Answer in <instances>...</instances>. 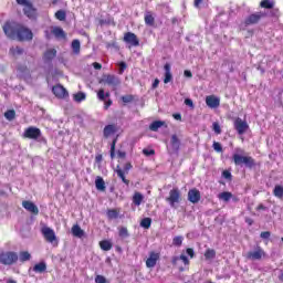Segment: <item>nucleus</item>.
<instances>
[{"label":"nucleus","instance_id":"obj_49","mask_svg":"<svg viewBox=\"0 0 283 283\" xmlns=\"http://www.w3.org/2000/svg\"><path fill=\"white\" fill-rule=\"evenodd\" d=\"M212 129H213L214 134H217V135L222 134V128L220 127V124L218 122H214L212 124Z\"/></svg>","mask_w":283,"mask_h":283},{"label":"nucleus","instance_id":"obj_37","mask_svg":"<svg viewBox=\"0 0 283 283\" xmlns=\"http://www.w3.org/2000/svg\"><path fill=\"white\" fill-rule=\"evenodd\" d=\"M273 196L282 200L283 198V186L276 185L273 189Z\"/></svg>","mask_w":283,"mask_h":283},{"label":"nucleus","instance_id":"obj_54","mask_svg":"<svg viewBox=\"0 0 283 283\" xmlns=\"http://www.w3.org/2000/svg\"><path fill=\"white\" fill-rule=\"evenodd\" d=\"M260 238H262L263 240H269V238H271V232L263 231V232H261Z\"/></svg>","mask_w":283,"mask_h":283},{"label":"nucleus","instance_id":"obj_5","mask_svg":"<svg viewBox=\"0 0 283 283\" xmlns=\"http://www.w3.org/2000/svg\"><path fill=\"white\" fill-rule=\"evenodd\" d=\"M262 19H266V12L258 11V12L249 14L244 19L243 23H244L245 28H249V25H258V23H260V21H262Z\"/></svg>","mask_w":283,"mask_h":283},{"label":"nucleus","instance_id":"obj_32","mask_svg":"<svg viewBox=\"0 0 283 283\" xmlns=\"http://www.w3.org/2000/svg\"><path fill=\"white\" fill-rule=\"evenodd\" d=\"M116 132V126L109 124L104 127V137L109 138Z\"/></svg>","mask_w":283,"mask_h":283},{"label":"nucleus","instance_id":"obj_61","mask_svg":"<svg viewBox=\"0 0 283 283\" xmlns=\"http://www.w3.org/2000/svg\"><path fill=\"white\" fill-rule=\"evenodd\" d=\"M95 163H97V164L103 163V155L102 154H98V155L95 156Z\"/></svg>","mask_w":283,"mask_h":283},{"label":"nucleus","instance_id":"obj_20","mask_svg":"<svg viewBox=\"0 0 283 283\" xmlns=\"http://www.w3.org/2000/svg\"><path fill=\"white\" fill-rule=\"evenodd\" d=\"M144 21L145 24L148 25V28H154V25H156V18L154 17V13L151 11L145 12Z\"/></svg>","mask_w":283,"mask_h":283},{"label":"nucleus","instance_id":"obj_8","mask_svg":"<svg viewBox=\"0 0 283 283\" xmlns=\"http://www.w3.org/2000/svg\"><path fill=\"white\" fill-rule=\"evenodd\" d=\"M41 233L44 238V240L46 242H49L50 244H54V242H56V244H59V240H56V232H54V230L50 227H43L41 229Z\"/></svg>","mask_w":283,"mask_h":283},{"label":"nucleus","instance_id":"obj_29","mask_svg":"<svg viewBox=\"0 0 283 283\" xmlns=\"http://www.w3.org/2000/svg\"><path fill=\"white\" fill-rule=\"evenodd\" d=\"M71 231H72V233H73V235L75 237V238H83V235H84V231H83V229H81V226H78V224H74L73 227H72V229H71Z\"/></svg>","mask_w":283,"mask_h":283},{"label":"nucleus","instance_id":"obj_63","mask_svg":"<svg viewBox=\"0 0 283 283\" xmlns=\"http://www.w3.org/2000/svg\"><path fill=\"white\" fill-rule=\"evenodd\" d=\"M158 85H160V80L155 78V81L153 83V90H156V87H158Z\"/></svg>","mask_w":283,"mask_h":283},{"label":"nucleus","instance_id":"obj_64","mask_svg":"<svg viewBox=\"0 0 283 283\" xmlns=\"http://www.w3.org/2000/svg\"><path fill=\"white\" fill-rule=\"evenodd\" d=\"M202 1H205V0H195L193 1L195 8H200V3H202Z\"/></svg>","mask_w":283,"mask_h":283},{"label":"nucleus","instance_id":"obj_6","mask_svg":"<svg viewBox=\"0 0 283 283\" xmlns=\"http://www.w3.org/2000/svg\"><path fill=\"white\" fill-rule=\"evenodd\" d=\"M133 168L134 166L132 165V163H126L124 165V168H120V166L117 165L115 169L118 178H120L122 182H124V185H126L127 187H129V179H127L125 176H127V174H129Z\"/></svg>","mask_w":283,"mask_h":283},{"label":"nucleus","instance_id":"obj_33","mask_svg":"<svg viewBox=\"0 0 283 283\" xmlns=\"http://www.w3.org/2000/svg\"><path fill=\"white\" fill-rule=\"evenodd\" d=\"M114 245L111 243L109 240H102L99 242V249H102V251H112V248Z\"/></svg>","mask_w":283,"mask_h":283},{"label":"nucleus","instance_id":"obj_1","mask_svg":"<svg viewBox=\"0 0 283 283\" xmlns=\"http://www.w3.org/2000/svg\"><path fill=\"white\" fill-rule=\"evenodd\" d=\"M2 30L6 36H8V39H11L12 41L17 40L23 42L32 41V39H34V33H32V30L14 21H7L3 24Z\"/></svg>","mask_w":283,"mask_h":283},{"label":"nucleus","instance_id":"obj_22","mask_svg":"<svg viewBox=\"0 0 283 283\" xmlns=\"http://www.w3.org/2000/svg\"><path fill=\"white\" fill-rule=\"evenodd\" d=\"M164 70H165V78H164V83H171L174 75L171 74V64L166 63L164 65Z\"/></svg>","mask_w":283,"mask_h":283},{"label":"nucleus","instance_id":"obj_18","mask_svg":"<svg viewBox=\"0 0 283 283\" xmlns=\"http://www.w3.org/2000/svg\"><path fill=\"white\" fill-rule=\"evenodd\" d=\"M22 207L23 209L29 211V213H33V216H39V207H36L34 202L24 200L22 201Z\"/></svg>","mask_w":283,"mask_h":283},{"label":"nucleus","instance_id":"obj_31","mask_svg":"<svg viewBox=\"0 0 283 283\" xmlns=\"http://www.w3.org/2000/svg\"><path fill=\"white\" fill-rule=\"evenodd\" d=\"M18 260H20V262H30V260H32V254H30V252L28 251H21L19 253Z\"/></svg>","mask_w":283,"mask_h":283},{"label":"nucleus","instance_id":"obj_51","mask_svg":"<svg viewBox=\"0 0 283 283\" xmlns=\"http://www.w3.org/2000/svg\"><path fill=\"white\" fill-rule=\"evenodd\" d=\"M95 283H109L107 282V279L101 274L95 276Z\"/></svg>","mask_w":283,"mask_h":283},{"label":"nucleus","instance_id":"obj_21","mask_svg":"<svg viewBox=\"0 0 283 283\" xmlns=\"http://www.w3.org/2000/svg\"><path fill=\"white\" fill-rule=\"evenodd\" d=\"M23 12L25 17H28V19H36V9L32 4V2L30 4H27V7H24Z\"/></svg>","mask_w":283,"mask_h":283},{"label":"nucleus","instance_id":"obj_11","mask_svg":"<svg viewBox=\"0 0 283 283\" xmlns=\"http://www.w3.org/2000/svg\"><path fill=\"white\" fill-rule=\"evenodd\" d=\"M181 262L185 264V266H187V269H189V264H191V261H189V258H187V255L181 254L180 256H172L171 259V264L172 266H177L179 273L185 272V268L184 266H178V262Z\"/></svg>","mask_w":283,"mask_h":283},{"label":"nucleus","instance_id":"obj_36","mask_svg":"<svg viewBox=\"0 0 283 283\" xmlns=\"http://www.w3.org/2000/svg\"><path fill=\"white\" fill-rule=\"evenodd\" d=\"M218 198H219V200H223V202H229V200H231V198H233V193H231L229 191H223L218 195Z\"/></svg>","mask_w":283,"mask_h":283},{"label":"nucleus","instance_id":"obj_40","mask_svg":"<svg viewBox=\"0 0 283 283\" xmlns=\"http://www.w3.org/2000/svg\"><path fill=\"white\" fill-rule=\"evenodd\" d=\"M118 213L119 212L116 209H108L106 216L108 220H116V218H118Z\"/></svg>","mask_w":283,"mask_h":283},{"label":"nucleus","instance_id":"obj_58","mask_svg":"<svg viewBox=\"0 0 283 283\" xmlns=\"http://www.w3.org/2000/svg\"><path fill=\"white\" fill-rule=\"evenodd\" d=\"M271 17H280V9H273L272 8Z\"/></svg>","mask_w":283,"mask_h":283},{"label":"nucleus","instance_id":"obj_15","mask_svg":"<svg viewBox=\"0 0 283 283\" xmlns=\"http://www.w3.org/2000/svg\"><path fill=\"white\" fill-rule=\"evenodd\" d=\"M124 42L133 45V48H138V45H140V40H138V35L133 32H126L124 34Z\"/></svg>","mask_w":283,"mask_h":283},{"label":"nucleus","instance_id":"obj_53","mask_svg":"<svg viewBox=\"0 0 283 283\" xmlns=\"http://www.w3.org/2000/svg\"><path fill=\"white\" fill-rule=\"evenodd\" d=\"M15 1H17L18 6H23L24 8L32 3L30 0H15Z\"/></svg>","mask_w":283,"mask_h":283},{"label":"nucleus","instance_id":"obj_44","mask_svg":"<svg viewBox=\"0 0 283 283\" xmlns=\"http://www.w3.org/2000/svg\"><path fill=\"white\" fill-rule=\"evenodd\" d=\"M140 227H143V229H149L151 227V218H144L140 221Z\"/></svg>","mask_w":283,"mask_h":283},{"label":"nucleus","instance_id":"obj_62","mask_svg":"<svg viewBox=\"0 0 283 283\" xmlns=\"http://www.w3.org/2000/svg\"><path fill=\"white\" fill-rule=\"evenodd\" d=\"M93 67H94V70H103V65L98 62H94Z\"/></svg>","mask_w":283,"mask_h":283},{"label":"nucleus","instance_id":"obj_16","mask_svg":"<svg viewBox=\"0 0 283 283\" xmlns=\"http://www.w3.org/2000/svg\"><path fill=\"white\" fill-rule=\"evenodd\" d=\"M160 260V253L151 251L149 258L146 260L147 269H154L156 263Z\"/></svg>","mask_w":283,"mask_h":283},{"label":"nucleus","instance_id":"obj_10","mask_svg":"<svg viewBox=\"0 0 283 283\" xmlns=\"http://www.w3.org/2000/svg\"><path fill=\"white\" fill-rule=\"evenodd\" d=\"M181 200L180 189L174 188L169 191V196L166 198V202H169L170 207H176Z\"/></svg>","mask_w":283,"mask_h":283},{"label":"nucleus","instance_id":"obj_35","mask_svg":"<svg viewBox=\"0 0 283 283\" xmlns=\"http://www.w3.org/2000/svg\"><path fill=\"white\" fill-rule=\"evenodd\" d=\"M145 197H143V193L140 192H135L133 196V202L136 205V207H140L143 205V200Z\"/></svg>","mask_w":283,"mask_h":283},{"label":"nucleus","instance_id":"obj_56","mask_svg":"<svg viewBox=\"0 0 283 283\" xmlns=\"http://www.w3.org/2000/svg\"><path fill=\"white\" fill-rule=\"evenodd\" d=\"M222 176L226 178V180H231L232 177L229 170H223Z\"/></svg>","mask_w":283,"mask_h":283},{"label":"nucleus","instance_id":"obj_19","mask_svg":"<svg viewBox=\"0 0 283 283\" xmlns=\"http://www.w3.org/2000/svg\"><path fill=\"white\" fill-rule=\"evenodd\" d=\"M206 105H208L210 109H218V107H220V99L216 97V95H209L206 97Z\"/></svg>","mask_w":283,"mask_h":283},{"label":"nucleus","instance_id":"obj_28","mask_svg":"<svg viewBox=\"0 0 283 283\" xmlns=\"http://www.w3.org/2000/svg\"><path fill=\"white\" fill-rule=\"evenodd\" d=\"M260 8H264V10H273V8H275V2L273 0H262L260 2Z\"/></svg>","mask_w":283,"mask_h":283},{"label":"nucleus","instance_id":"obj_59","mask_svg":"<svg viewBox=\"0 0 283 283\" xmlns=\"http://www.w3.org/2000/svg\"><path fill=\"white\" fill-rule=\"evenodd\" d=\"M184 76H186V78H192L193 73H191V71H189V70H186V71L184 72Z\"/></svg>","mask_w":283,"mask_h":283},{"label":"nucleus","instance_id":"obj_14","mask_svg":"<svg viewBox=\"0 0 283 283\" xmlns=\"http://www.w3.org/2000/svg\"><path fill=\"white\" fill-rule=\"evenodd\" d=\"M52 92L56 98H60V99L70 98V93L61 84L53 86Z\"/></svg>","mask_w":283,"mask_h":283},{"label":"nucleus","instance_id":"obj_27","mask_svg":"<svg viewBox=\"0 0 283 283\" xmlns=\"http://www.w3.org/2000/svg\"><path fill=\"white\" fill-rule=\"evenodd\" d=\"M56 56V49H49L44 52V61H52Z\"/></svg>","mask_w":283,"mask_h":283},{"label":"nucleus","instance_id":"obj_7","mask_svg":"<svg viewBox=\"0 0 283 283\" xmlns=\"http://www.w3.org/2000/svg\"><path fill=\"white\" fill-rule=\"evenodd\" d=\"M264 258H266V252L264 251V249H262V247H256L254 249V251H249L245 254V259L247 260H252V261H260V260H264Z\"/></svg>","mask_w":283,"mask_h":283},{"label":"nucleus","instance_id":"obj_23","mask_svg":"<svg viewBox=\"0 0 283 283\" xmlns=\"http://www.w3.org/2000/svg\"><path fill=\"white\" fill-rule=\"evenodd\" d=\"M51 32L55 36V39H66L67 38V34L61 27L53 28Z\"/></svg>","mask_w":283,"mask_h":283},{"label":"nucleus","instance_id":"obj_26","mask_svg":"<svg viewBox=\"0 0 283 283\" xmlns=\"http://www.w3.org/2000/svg\"><path fill=\"white\" fill-rule=\"evenodd\" d=\"M24 50L21 46H11L9 50V54L10 56L17 57V56H21V54H23Z\"/></svg>","mask_w":283,"mask_h":283},{"label":"nucleus","instance_id":"obj_52","mask_svg":"<svg viewBox=\"0 0 283 283\" xmlns=\"http://www.w3.org/2000/svg\"><path fill=\"white\" fill-rule=\"evenodd\" d=\"M143 154L144 156H154L156 154V150L144 148Z\"/></svg>","mask_w":283,"mask_h":283},{"label":"nucleus","instance_id":"obj_57","mask_svg":"<svg viewBox=\"0 0 283 283\" xmlns=\"http://www.w3.org/2000/svg\"><path fill=\"white\" fill-rule=\"evenodd\" d=\"M185 105H187L188 107L193 108V101L191 98H186L185 99Z\"/></svg>","mask_w":283,"mask_h":283},{"label":"nucleus","instance_id":"obj_24","mask_svg":"<svg viewBox=\"0 0 283 283\" xmlns=\"http://www.w3.org/2000/svg\"><path fill=\"white\" fill-rule=\"evenodd\" d=\"M170 145L174 151H180V139L178 138V135H172L170 138Z\"/></svg>","mask_w":283,"mask_h":283},{"label":"nucleus","instance_id":"obj_25","mask_svg":"<svg viewBox=\"0 0 283 283\" xmlns=\"http://www.w3.org/2000/svg\"><path fill=\"white\" fill-rule=\"evenodd\" d=\"M95 187H96L97 191H105L106 186H105V180L103 179V177H101V176L96 177Z\"/></svg>","mask_w":283,"mask_h":283},{"label":"nucleus","instance_id":"obj_2","mask_svg":"<svg viewBox=\"0 0 283 283\" xmlns=\"http://www.w3.org/2000/svg\"><path fill=\"white\" fill-rule=\"evenodd\" d=\"M99 83L102 85H107L113 90V92H116V90H118V87H120L122 84L120 77L114 74H104L99 80Z\"/></svg>","mask_w":283,"mask_h":283},{"label":"nucleus","instance_id":"obj_39","mask_svg":"<svg viewBox=\"0 0 283 283\" xmlns=\"http://www.w3.org/2000/svg\"><path fill=\"white\" fill-rule=\"evenodd\" d=\"M71 48H72L74 54H80L81 53V41L73 40L72 44H71Z\"/></svg>","mask_w":283,"mask_h":283},{"label":"nucleus","instance_id":"obj_48","mask_svg":"<svg viewBox=\"0 0 283 283\" xmlns=\"http://www.w3.org/2000/svg\"><path fill=\"white\" fill-rule=\"evenodd\" d=\"M119 238H129V231L127 230L126 227L119 228L118 232Z\"/></svg>","mask_w":283,"mask_h":283},{"label":"nucleus","instance_id":"obj_41","mask_svg":"<svg viewBox=\"0 0 283 283\" xmlns=\"http://www.w3.org/2000/svg\"><path fill=\"white\" fill-rule=\"evenodd\" d=\"M118 138H114L111 144V159L114 160L116 158V143Z\"/></svg>","mask_w":283,"mask_h":283},{"label":"nucleus","instance_id":"obj_30","mask_svg":"<svg viewBox=\"0 0 283 283\" xmlns=\"http://www.w3.org/2000/svg\"><path fill=\"white\" fill-rule=\"evenodd\" d=\"M33 271L34 273H45V271H48V265L45 264V262L36 263L33 266Z\"/></svg>","mask_w":283,"mask_h":283},{"label":"nucleus","instance_id":"obj_9","mask_svg":"<svg viewBox=\"0 0 283 283\" xmlns=\"http://www.w3.org/2000/svg\"><path fill=\"white\" fill-rule=\"evenodd\" d=\"M111 94L109 92L105 93L104 88H99L97 91V98L98 101H101L102 103H104V109H109V107H112V105L114 104V102L112 101V98H109Z\"/></svg>","mask_w":283,"mask_h":283},{"label":"nucleus","instance_id":"obj_3","mask_svg":"<svg viewBox=\"0 0 283 283\" xmlns=\"http://www.w3.org/2000/svg\"><path fill=\"white\" fill-rule=\"evenodd\" d=\"M19 262V254L14 251L0 252V264L3 266H12Z\"/></svg>","mask_w":283,"mask_h":283},{"label":"nucleus","instance_id":"obj_46","mask_svg":"<svg viewBox=\"0 0 283 283\" xmlns=\"http://www.w3.org/2000/svg\"><path fill=\"white\" fill-rule=\"evenodd\" d=\"M85 98H86V95H85V93H83V92H78V93H76V94L74 95V101H75L76 103H82V101H85Z\"/></svg>","mask_w":283,"mask_h":283},{"label":"nucleus","instance_id":"obj_55","mask_svg":"<svg viewBox=\"0 0 283 283\" xmlns=\"http://www.w3.org/2000/svg\"><path fill=\"white\" fill-rule=\"evenodd\" d=\"M186 253H187V255H189V258H191V260H192V258H196V252L193 251V248H188L186 250Z\"/></svg>","mask_w":283,"mask_h":283},{"label":"nucleus","instance_id":"obj_47","mask_svg":"<svg viewBox=\"0 0 283 283\" xmlns=\"http://www.w3.org/2000/svg\"><path fill=\"white\" fill-rule=\"evenodd\" d=\"M182 240H184V238L180 235L174 237L172 245L174 247H182Z\"/></svg>","mask_w":283,"mask_h":283},{"label":"nucleus","instance_id":"obj_45","mask_svg":"<svg viewBox=\"0 0 283 283\" xmlns=\"http://www.w3.org/2000/svg\"><path fill=\"white\" fill-rule=\"evenodd\" d=\"M205 258L206 260H213V258H216V250L213 249L206 250Z\"/></svg>","mask_w":283,"mask_h":283},{"label":"nucleus","instance_id":"obj_17","mask_svg":"<svg viewBox=\"0 0 283 283\" xmlns=\"http://www.w3.org/2000/svg\"><path fill=\"white\" fill-rule=\"evenodd\" d=\"M200 198H201L200 190L195 188L188 191V200L192 205H198V202H200Z\"/></svg>","mask_w":283,"mask_h":283},{"label":"nucleus","instance_id":"obj_38","mask_svg":"<svg viewBox=\"0 0 283 283\" xmlns=\"http://www.w3.org/2000/svg\"><path fill=\"white\" fill-rule=\"evenodd\" d=\"M120 101L123 102L124 105H127V103H134V101H136V95H123L120 97Z\"/></svg>","mask_w":283,"mask_h":283},{"label":"nucleus","instance_id":"obj_4","mask_svg":"<svg viewBox=\"0 0 283 283\" xmlns=\"http://www.w3.org/2000/svg\"><path fill=\"white\" fill-rule=\"evenodd\" d=\"M232 160L237 166L245 165V167L249 169H253V167H255V159L251 156H241L239 154H234L232 156Z\"/></svg>","mask_w":283,"mask_h":283},{"label":"nucleus","instance_id":"obj_42","mask_svg":"<svg viewBox=\"0 0 283 283\" xmlns=\"http://www.w3.org/2000/svg\"><path fill=\"white\" fill-rule=\"evenodd\" d=\"M4 118H7V120H14V118H17V112L14 109H9L4 113Z\"/></svg>","mask_w":283,"mask_h":283},{"label":"nucleus","instance_id":"obj_60","mask_svg":"<svg viewBox=\"0 0 283 283\" xmlns=\"http://www.w3.org/2000/svg\"><path fill=\"white\" fill-rule=\"evenodd\" d=\"M117 156H118V158H127V153H125L123 150H118Z\"/></svg>","mask_w":283,"mask_h":283},{"label":"nucleus","instance_id":"obj_12","mask_svg":"<svg viewBox=\"0 0 283 283\" xmlns=\"http://www.w3.org/2000/svg\"><path fill=\"white\" fill-rule=\"evenodd\" d=\"M23 138H29L30 140H39V138H41V129L34 126H30L24 130Z\"/></svg>","mask_w":283,"mask_h":283},{"label":"nucleus","instance_id":"obj_43","mask_svg":"<svg viewBox=\"0 0 283 283\" xmlns=\"http://www.w3.org/2000/svg\"><path fill=\"white\" fill-rule=\"evenodd\" d=\"M66 18H67V13H65L64 10H57L55 12V19H57V21H65Z\"/></svg>","mask_w":283,"mask_h":283},{"label":"nucleus","instance_id":"obj_34","mask_svg":"<svg viewBox=\"0 0 283 283\" xmlns=\"http://www.w3.org/2000/svg\"><path fill=\"white\" fill-rule=\"evenodd\" d=\"M165 126V122L163 120H155L149 125L150 132H158L160 127Z\"/></svg>","mask_w":283,"mask_h":283},{"label":"nucleus","instance_id":"obj_50","mask_svg":"<svg viewBox=\"0 0 283 283\" xmlns=\"http://www.w3.org/2000/svg\"><path fill=\"white\" fill-rule=\"evenodd\" d=\"M212 147H213L214 151H217L218 154H222V151H223L222 144H220L218 142H213Z\"/></svg>","mask_w":283,"mask_h":283},{"label":"nucleus","instance_id":"obj_13","mask_svg":"<svg viewBox=\"0 0 283 283\" xmlns=\"http://www.w3.org/2000/svg\"><path fill=\"white\" fill-rule=\"evenodd\" d=\"M233 125H234V129L239 134V136H242L243 134H247V132L249 129V124L247 123V120H243L240 117H237L234 119Z\"/></svg>","mask_w":283,"mask_h":283}]
</instances>
